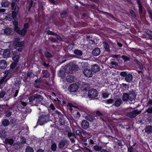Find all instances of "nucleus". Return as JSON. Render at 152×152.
Here are the masks:
<instances>
[{
	"label": "nucleus",
	"mask_w": 152,
	"mask_h": 152,
	"mask_svg": "<svg viewBox=\"0 0 152 152\" xmlns=\"http://www.w3.org/2000/svg\"><path fill=\"white\" fill-rule=\"evenodd\" d=\"M43 99V98L41 95L36 94L30 96L29 100L31 104L37 106Z\"/></svg>",
	"instance_id": "nucleus-1"
},
{
	"label": "nucleus",
	"mask_w": 152,
	"mask_h": 152,
	"mask_svg": "<svg viewBox=\"0 0 152 152\" xmlns=\"http://www.w3.org/2000/svg\"><path fill=\"white\" fill-rule=\"evenodd\" d=\"M135 98V93L133 91H130L129 93H124L122 96V99L124 102H127L129 100L133 101Z\"/></svg>",
	"instance_id": "nucleus-2"
},
{
	"label": "nucleus",
	"mask_w": 152,
	"mask_h": 152,
	"mask_svg": "<svg viewBox=\"0 0 152 152\" xmlns=\"http://www.w3.org/2000/svg\"><path fill=\"white\" fill-rule=\"evenodd\" d=\"M12 9V17L13 19H15L16 18V16L18 13L19 7L17 5L16 3L14 1H13L11 4Z\"/></svg>",
	"instance_id": "nucleus-3"
},
{
	"label": "nucleus",
	"mask_w": 152,
	"mask_h": 152,
	"mask_svg": "<svg viewBox=\"0 0 152 152\" xmlns=\"http://www.w3.org/2000/svg\"><path fill=\"white\" fill-rule=\"evenodd\" d=\"M66 131L67 133L68 137H69L71 142H74V139L75 137V134L71 132L70 128L68 127L66 128Z\"/></svg>",
	"instance_id": "nucleus-4"
},
{
	"label": "nucleus",
	"mask_w": 152,
	"mask_h": 152,
	"mask_svg": "<svg viewBox=\"0 0 152 152\" xmlns=\"http://www.w3.org/2000/svg\"><path fill=\"white\" fill-rule=\"evenodd\" d=\"M98 92L96 89H91L88 91V96L89 97L91 98H94L97 96Z\"/></svg>",
	"instance_id": "nucleus-5"
},
{
	"label": "nucleus",
	"mask_w": 152,
	"mask_h": 152,
	"mask_svg": "<svg viewBox=\"0 0 152 152\" xmlns=\"http://www.w3.org/2000/svg\"><path fill=\"white\" fill-rule=\"evenodd\" d=\"M141 113V111L136 110H133L131 112H129L127 113V115L130 118H134L138 114Z\"/></svg>",
	"instance_id": "nucleus-6"
},
{
	"label": "nucleus",
	"mask_w": 152,
	"mask_h": 152,
	"mask_svg": "<svg viewBox=\"0 0 152 152\" xmlns=\"http://www.w3.org/2000/svg\"><path fill=\"white\" fill-rule=\"evenodd\" d=\"M82 72L84 75L87 77H90L93 75L92 70L89 68L83 70Z\"/></svg>",
	"instance_id": "nucleus-7"
},
{
	"label": "nucleus",
	"mask_w": 152,
	"mask_h": 152,
	"mask_svg": "<svg viewBox=\"0 0 152 152\" xmlns=\"http://www.w3.org/2000/svg\"><path fill=\"white\" fill-rule=\"evenodd\" d=\"M78 88V86L76 84H73L70 85L69 87V91L72 92L76 91Z\"/></svg>",
	"instance_id": "nucleus-8"
},
{
	"label": "nucleus",
	"mask_w": 152,
	"mask_h": 152,
	"mask_svg": "<svg viewBox=\"0 0 152 152\" xmlns=\"http://www.w3.org/2000/svg\"><path fill=\"white\" fill-rule=\"evenodd\" d=\"M145 102H144V105L146 107L152 105V99L146 98L144 99Z\"/></svg>",
	"instance_id": "nucleus-9"
},
{
	"label": "nucleus",
	"mask_w": 152,
	"mask_h": 152,
	"mask_svg": "<svg viewBox=\"0 0 152 152\" xmlns=\"http://www.w3.org/2000/svg\"><path fill=\"white\" fill-rule=\"evenodd\" d=\"M89 123L87 121L84 120L82 121L81 126L83 129H86L89 128Z\"/></svg>",
	"instance_id": "nucleus-10"
},
{
	"label": "nucleus",
	"mask_w": 152,
	"mask_h": 152,
	"mask_svg": "<svg viewBox=\"0 0 152 152\" xmlns=\"http://www.w3.org/2000/svg\"><path fill=\"white\" fill-rule=\"evenodd\" d=\"M67 143V141L66 140H62L59 143L58 147L60 149H63Z\"/></svg>",
	"instance_id": "nucleus-11"
},
{
	"label": "nucleus",
	"mask_w": 152,
	"mask_h": 152,
	"mask_svg": "<svg viewBox=\"0 0 152 152\" xmlns=\"http://www.w3.org/2000/svg\"><path fill=\"white\" fill-rule=\"evenodd\" d=\"M47 122L46 120L42 115L39 117L37 124H39V125H42L44 123Z\"/></svg>",
	"instance_id": "nucleus-12"
},
{
	"label": "nucleus",
	"mask_w": 152,
	"mask_h": 152,
	"mask_svg": "<svg viewBox=\"0 0 152 152\" xmlns=\"http://www.w3.org/2000/svg\"><path fill=\"white\" fill-rule=\"evenodd\" d=\"M7 67V62L4 60L0 61V68L1 69H4Z\"/></svg>",
	"instance_id": "nucleus-13"
},
{
	"label": "nucleus",
	"mask_w": 152,
	"mask_h": 152,
	"mask_svg": "<svg viewBox=\"0 0 152 152\" xmlns=\"http://www.w3.org/2000/svg\"><path fill=\"white\" fill-rule=\"evenodd\" d=\"M78 83L79 86L81 88H83V89L86 90L88 87V84L86 83L80 81Z\"/></svg>",
	"instance_id": "nucleus-14"
},
{
	"label": "nucleus",
	"mask_w": 152,
	"mask_h": 152,
	"mask_svg": "<svg viewBox=\"0 0 152 152\" xmlns=\"http://www.w3.org/2000/svg\"><path fill=\"white\" fill-rule=\"evenodd\" d=\"M122 104V101L120 98L117 99L115 102L114 104L113 105L115 107H118L121 105Z\"/></svg>",
	"instance_id": "nucleus-15"
},
{
	"label": "nucleus",
	"mask_w": 152,
	"mask_h": 152,
	"mask_svg": "<svg viewBox=\"0 0 152 152\" xmlns=\"http://www.w3.org/2000/svg\"><path fill=\"white\" fill-rule=\"evenodd\" d=\"M100 53V50L99 48H96L94 49L92 52V54L95 56H97L99 55Z\"/></svg>",
	"instance_id": "nucleus-16"
},
{
	"label": "nucleus",
	"mask_w": 152,
	"mask_h": 152,
	"mask_svg": "<svg viewBox=\"0 0 152 152\" xmlns=\"http://www.w3.org/2000/svg\"><path fill=\"white\" fill-rule=\"evenodd\" d=\"M133 76L132 75L130 74H127L125 78V80L128 82H131L133 79Z\"/></svg>",
	"instance_id": "nucleus-17"
},
{
	"label": "nucleus",
	"mask_w": 152,
	"mask_h": 152,
	"mask_svg": "<svg viewBox=\"0 0 152 152\" xmlns=\"http://www.w3.org/2000/svg\"><path fill=\"white\" fill-rule=\"evenodd\" d=\"M92 72H99L100 70V68L99 66L96 64H95L92 66L91 67V69Z\"/></svg>",
	"instance_id": "nucleus-18"
},
{
	"label": "nucleus",
	"mask_w": 152,
	"mask_h": 152,
	"mask_svg": "<svg viewBox=\"0 0 152 152\" xmlns=\"http://www.w3.org/2000/svg\"><path fill=\"white\" fill-rule=\"evenodd\" d=\"M10 51L8 49L5 50L3 53V56L4 58H8L10 56Z\"/></svg>",
	"instance_id": "nucleus-19"
},
{
	"label": "nucleus",
	"mask_w": 152,
	"mask_h": 152,
	"mask_svg": "<svg viewBox=\"0 0 152 152\" xmlns=\"http://www.w3.org/2000/svg\"><path fill=\"white\" fill-rule=\"evenodd\" d=\"M145 132L147 134H150L152 132V126L151 125H148L145 127Z\"/></svg>",
	"instance_id": "nucleus-20"
},
{
	"label": "nucleus",
	"mask_w": 152,
	"mask_h": 152,
	"mask_svg": "<svg viewBox=\"0 0 152 152\" xmlns=\"http://www.w3.org/2000/svg\"><path fill=\"white\" fill-rule=\"evenodd\" d=\"M96 114L97 116L99 117L100 118L102 121H104L103 118L104 116V114L100 112L98 110L96 111Z\"/></svg>",
	"instance_id": "nucleus-21"
},
{
	"label": "nucleus",
	"mask_w": 152,
	"mask_h": 152,
	"mask_svg": "<svg viewBox=\"0 0 152 152\" xmlns=\"http://www.w3.org/2000/svg\"><path fill=\"white\" fill-rule=\"evenodd\" d=\"M81 66L83 71L89 68L88 63L87 62H82L81 63Z\"/></svg>",
	"instance_id": "nucleus-22"
},
{
	"label": "nucleus",
	"mask_w": 152,
	"mask_h": 152,
	"mask_svg": "<svg viewBox=\"0 0 152 152\" xmlns=\"http://www.w3.org/2000/svg\"><path fill=\"white\" fill-rule=\"evenodd\" d=\"M11 30L9 28H6L3 30L4 33L6 35H9L11 33Z\"/></svg>",
	"instance_id": "nucleus-23"
},
{
	"label": "nucleus",
	"mask_w": 152,
	"mask_h": 152,
	"mask_svg": "<svg viewBox=\"0 0 152 152\" xmlns=\"http://www.w3.org/2000/svg\"><path fill=\"white\" fill-rule=\"evenodd\" d=\"M9 121L7 119H4L2 121V124L4 126H7L9 124Z\"/></svg>",
	"instance_id": "nucleus-24"
},
{
	"label": "nucleus",
	"mask_w": 152,
	"mask_h": 152,
	"mask_svg": "<svg viewBox=\"0 0 152 152\" xmlns=\"http://www.w3.org/2000/svg\"><path fill=\"white\" fill-rule=\"evenodd\" d=\"M103 46L105 50L107 51H109V45L108 44L105 42H103Z\"/></svg>",
	"instance_id": "nucleus-25"
},
{
	"label": "nucleus",
	"mask_w": 152,
	"mask_h": 152,
	"mask_svg": "<svg viewBox=\"0 0 152 152\" xmlns=\"http://www.w3.org/2000/svg\"><path fill=\"white\" fill-rule=\"evenodd\" d=\"M74 77L73 76L71 75H69L66 78V80L67 81L70 83H71L74 81Z\"/></svg>",
	"instance_id": "nucleus-26"
},
{
	"label": "nucleus",
	"mask_w": 152,
	"mask_h": 152,
	"mask_svg": "<svg viewBox=\"0 0 152 152\" xmlns=\"http://www.w3.org/2000/svg\"><path fill=\"white\" fill-rule=\"evenodd\" d=\"M85 118L91 121H92L94 119V117L91 115H88L85 117Z\"/></svg>",
	"instance_id": "nucleus-27"
},
{
	"label": "nucleus",
	"mask_w": 152,
	"mask_h": 152,
	"mask_svg": "<svg viewBox=\"0 0 152 152\" xmlns=\"http://www.w3.org/2000/svg\"><path fill=\"white\" fill-rule=\"evenodd\" d=\"M74 53L76 55L81 56L83 54V53L81 51L78 49H76L74 51Z\"/></svg>",
	"instance_id": "nucleus-28"
},
{
	"label": "nucleus",
	"mask_w": 152,
	"mask_h": 152,
	"mask_svg": "<svg viewBox=\"0 0 152 152\" xmlns=\"http://www.w3.org/2000/svg\"><path fill=\"white\" fill-rule=\"evenodd\" d=\"M27 31V30H24L23 28L22 30H20L18 34L22 35V36H24L25 35Z\"/></svg>",
	"instance_id": "nucleus-29"
},
{
	"label": "nucleus",
	"mask_w": 152,
	"mask_h": 152,
	"mask_svg": "<svg viewBox=\"0 0 152 152\" xmlns=\"http://www.w3.org/2000/svg\"><path fill=\"white\" fill-rule=\"evenodd\" d=\"M94 148L96 151H101L102 150V147L98 145H96L94 147Z\"/></svg>",
	"instance_id": "nucleus-30"
},
{
	"label": "nucleus",
	"mask_w": 152,
	"mask_h": 152,
	"mask_svg": "<svg viewBox=\"0 0 152 152\" xmlns=\"http://www.w3.org/2000/svg\"><path fill=\"white\" fill-rule=\"evenodd\" d=\"M59 117V121L61 125H63L65 123V120L64 116L63 117L60 116Z\"/></svg>",
	"instance_id": "nucleus-31"
},
{
	"label": "nucleus",
	"mask_w": 152,
	"mask_h": 152,
	"mask_svg": "<svg viewBox=\"0 0 152 152\" xmlns=\"http://www.w3.org/2000/svg\"><path fill=\"white\" fill-rule=\"evenodd\" d=\"M25 151L26 152H34V150L32 148L28 146L26 148Z\"/></svg>",
	"instance_id": "nucleus-32"
},
{
	"label": "nucleus",
	"mask_w": 152,
	"mask_h": 152,
	"mask_svg": "<svg viewBox=\"0 0 152 152\" xmlns=\"http://www.w3.org/2000/svg\"><path fill=\"white\" fill-rule=\"evenodd\" d=\"M44 54L45 56L48 58H51L53 57V55L48 51H46L44 53Z\"/></svg>",
	"instance_id": "nucleus-33"
},
{
	"label": "nucleus",
	"mask_w": 152,
	"mask_h": 152,
	"mask_svg": "<svg viewBox=\"0 0 152 152\" xmlns=\"http://www.w3.org/2000/svg\"><path fill=\"white\" fill-rule=\"evenodd\" d=\"M6 141L7 143H8L10 145H12L14 142L13 139L10 138L6 139Z\"/></svg>",
	"instance_id": "nucleus-34"
},
{
	"label": "nucleus",
	"mask_w": 152,
	"mask_h": 152,
	"mask_svg": "<svg viewBox=\"0 0 152 152\" xmlns=\"http://www.w3.org/2000/svg\"><path fill=\"white\" fill-rule=\"evenodd\" d=\"M67 106H69L70 107L69 110L71 111H72L73 110L72 107H74L75 108H77V106H75L72 104L70 103H68Z\"/></svg>",
	"instance_id": "nucleus-35"
},
{
	"label": "nucleus",
	"mask_w": 152,
	"mask_h": 152,
	"mask_svg": "<svg viewBox=\"0 0 152 152\" xmlns=\"http://www.w3.org/2000/svg\"><path fill=\"white\" fill-rule=\"evenodd\" d=\"M10 4V3L8 1H5L4 2L1 3V5L2 7H7Z\"/></svg>",
	"instance_id": "nucleus-36"
},
{
	"label": "nucleus",
	"mask_w": 152,
	"mask_h": 152,
	"mask_svg": "<svg viewBox=\"0 0 152 152\" xmlns=\"http://www.w3.org/2000/svg\"><path fill=\"white\" fill-rule=\"evenodd\" d=\"M19 56L18 55L15 56L13 57L12 59L14 61V62L17 63L18 61Z\"/></svg>",
	"instance_id": "nucleus-37"
},
{
	"label": "nucleus",
	"mask_w": 152,
	"mask_h": 152,
	"mask_svg": "<svg viewBox=\"0 0 152 152\" xmlns=\"http://www.w3.org/2000/svg\"><path fill=\"white\" fill-rule=\"evenodd\" d=\"M138 7L139 13L141 15L142 13L143 7L142 4H139V5H138Z\"/></svg>",
	"instance_id": "nucleus-38"
},
{
	"label": "nucleus",
	"mask_w": 152,
	"mask_h": 152,
	"mask_svg": "<svg viewBox=\"0 0 152 152\" xmlns=\"http://www.w3.org/2000/svg\"><path fill=\"white\" fill-rule=\"evenodd\" d=\"M42 73L43 74H45L43 76L44 77H48L50 75V73L46 71H43Z\"/></svg>",
	"instance_id": "nucleus-39"
},
{
	"label": "nucleus",
	"mask_w": 152,
	"mask_h": 152,
	"mask_svg": "<svg viewBox=\"0 0 152 152\" xmlns=\"http://www.w3.org/2000/svg\"><path fill=\"white\" fill-rule=\"evenodd\" d=\"M67 15V12L65 11H63L61 13V17L62 18H64L66 17Z\"/></svg>",
	"instance_id": "nucleus-40"
},
{
	"label": "nucleus",
	"mask_w": 152,
	"mask_h": 152,
	"mask_svg": "<svg viewBox=\"0 0 152 152\" xmlns=\"http://www.w3.org/2000/svg\"><path fill=\"white\" fill-rule=\"evenodd\" d=\"M23 42L21 41L17 42L15 44L16 46L18 47H21L23 45Z\"/></svg>",
	"instance_id": "nucleus-41"
},
{
	"label": "nucleus",
	"mask_w": 152,
	"mask_h": 152,
	"mask_svg": "<svg viewBox=\"0 0 152 152\" xmlns=\"http://www.w3.org/2000/svg\"><path fill=\"white\" fill-rule=\"evenodd\" d=\"M42 115L47 121H49L50 115L48 114L46 115L43 114Z\"/></svg>",
	"instance_id": "nucleus-42"
},
{
	"label": "nucleus",
	"mask_w": 152,
	"mask_h": 152,
	"mask_svg": "<svg viewBox=\"0 0 152 152\" xmlns=\"http://www.w3.org/2000/svg\"><path fill=\"white\" fill-rule=\"evenodd\" d=\"M57 146L56 143H53L51 146V149L53 151H55L56 149Z\"/></svg>",
	"instance_id": "nucleus-43"
},
{
	"label": "nucleus",
	"mask_w": 152,
	"mask_h": 152,
	"mask_svg": "<svg viewBox=\"0 0 152 152\" xmlns=\"http://www.w3.org/2000/svg\"><path fill=\"white\" fill-rule=\"evenodd\" d=\"M6 92L3 91H2L0 92V98H3L6 94Z\"/></svg>",
	"instance_id": "nucleus-44"
},
{
	"label": "nucleus",
	"mask_w": 152,
	"mask_h": 152,
	"mask_svg": "<svg viewBox=\"0 0 152 152\" xmlns=\"http://www.w3.org/2000/svg\"><path fill=\"white\" fill-rule=\"evenodd\" d=\"M7 77L6 76H4V77L1 79L0 81V83L1 84H2L3 82L5 81H7V79H6V78Z\"/></svg>",
	"instance_id": "nucleus-45"
},
{
	"label": "nucleus",
	"mask_w": 152,
	"mask_h": 152,
	"mask_svg": "<svg viewBox=\"0 0 152 152\" xmlns=\"http://www.w3.org/2000/svg\"><path fill=\"white\" fill-rule=\"evenodd\" d=\"M121 58L125 61H129L130 59V58L128 57L127 56H125L124 55L122 56H121Z\"/></svg>",
	"instance_id": "nucleus-46"
},
{
	"label": "nucleus",
	"mask_w": 152,
	"mask_h": 152,
	"mask_svg": "<svg viewBox=\"0 0 152 152\" xmlns=\"http://www.w3.org/2000/svg\"><path fill=\"white\" fill-rule=\"evenodd\" d=\"M12 114V113L10 111H7L5 113V115L6 117H9Z\"/></svg>",
	"instance_id": "nucleus-47"
},
{
	"label": "nucleus",
	"mask_w": 152,
	"mask_h": 152,
	"mask_svg": "<svg viewBox=\"0 0 152 152\" xmlns=\"http://www.w3.org/2000/svg\"><path fill=\"white\" fill-rule=\"evenodd\" d=\"M109 94L108 93H103L102 94V97L104 98H107L109 96Z\"/></svg>",
	"instance_id": "nucleus-48"
},
{
	"label": "nucleus",
	"mask_w": 152,
	"mask_h": 152,
	"mask_svg": "<svg viewBox=\"0 0 152 152\" xmlns=\"http://www.w3.org/2000/svg\"><path fill=\"white\" fill-rule=\"evenodd\" d=\"M146 34L149 36H152V31L150 30L149 29H147L146 30Z\"/></svg>",
	"instance_id": "nucleus-49"
},
{
	"label": "nucleus",
	"mask_w": 152,
	"mask_h": 152,
	"mask_svg": "<svg viewBox=\"0 0 152 152\" xmlns=\"http://www.w3.org/2000/svg\"><path fill=\"white\" fill-rule=\"evenodd\" d=\"M47 34L48 35H56V34L53 32L51 31L48 30L47 31Z\"/></svg>",
	"instance_id": "nucleus-50"
},
{
	"label": "nucleus",
	"mask_w": 152,
	"mask_h": 152,
	"mask_svg": "<svg viewBox=\"0 0 152 152\" xmlns=\"http://www.w3.org/2000/svg\"><path fill=\"white\" fill-rule=\"evenodd\" d=\"M6 135V134L4 131H2L0 132V137H4Z\"/></svg>",
	"instance_id": "nucleus-51"
},
{
	"label": "nucleus",
	"mask_w": 152,
	"mask_h": 152,
	"mask_svg": "<svg viewBox=\"0 0 152 152\" xmlns=\"http://www.w3.org/2000/svg\"><path fill=\"white\" fill-rule=\"evenodd\" d=\"M120 75L123 77H126L127 75V74L126 72L123 71L121 72Z\"/></svg>",
	"instance_id": "nucleus-52"
},
{
	"label": "nucleus",
	"mask_w": 152,
	"mask_h": 152,
	"mask_svg": "<svg viewBox=\"0 0 152 152\" xmlns=\"http://www.w3.org/2000/svg\"><path fill=\"white\" fill-rule=\"evenodd\" d=\"M146 112L149 113H152V107L148 108L146 110Z\"/></svg>",
	"instance_id": "nucleus-53"
},
{
	"label": "nucleus",
	"mask_w": 152,
	"mask_h": 152,
	"mask_svg": "<svg viewBox=\"0 0 152 152\" xmlns=\"http://www.w3.org/2000/svg\"><path fill=\"white\" fill-rule=\"evenodd\" d=\"M17 63H15V62H13V63H12L10 65L11 68L12 69H14L16 66Z\"/></svg>",
	"instance_id": "nucleus-54"
},
{
	"label": "nucleus",
	"mask_w": 152,
	"mask_h": 152,
	"mask_svg": "<svg viewBox=\"0 0 152 152\" xmlns=\"http://www.w3.org/2000/svg\"><path fill=\"white\" fill-rule=\"evenodd\" d=\"M14 29L15 31H16L17 33L18 34L19 32L20 31V29L19 28L18 26H16L14 27Z\"/></svg>",
	"instance_id": "nucleus-55"
},
{
	"label": "nucleus",
	"mask_w": 152,
	"mask_h": 152,
	"mask_svg": "<svg viewBox=\"0 0 152 152\" xmlns=\"http://www.w3.org/2000/svg\"><path fill=\"white\" fill-rule=\"evenodd\" d=\"M134 61L137 63V64L140 66L141 68H142V66L141 63L138 61L137 60H134Z\"/></svg>",
	"instance_id": "nucleus-56"
},
{
	"label": "nucleus",
	"mask_w": 152,
	"mask_h": 152,
	"mask_svg": "<svg viewBox=\"0 0 152 152\" xmlns=\"http://www.w3.org/2000/svg\"><path fill=\"white\" fill-rule=\"evenodd\" d=\"M55 112L58 115L59 117L60 116L63 117V115L61 113L59 112L57 110H56L55 111Z\"/></svg>",
	"instance_id": "nucleus-57"
},
{
	"label": "nucleus",
	"mask_w": 152,
	"mask_h": 152,
	"mask_svg": "<svg viewBox=\"0 0 152 152\" xmlns=\"http://www.w3.org/2000/svg\"><path fill=\"white\" fill-rule=\"evenodd\" d=\"M129 12L130 13L132 14V16L133 17H135L136 16V15L134 11L132 9L129 10Z\"/></svg>",
	"instance_id": "nucleus-58"
},
{
	"label": "nucleus",
	"mask_w": 152,
	"mask_h": 152,
	"mask_svg": "<svg viewBox=\"0 0 152 152\" xmlns=\"http://www.w3.org/2000/svg\"><path fill=\"white\" fill-rule=\"evenodd\" d=\"M118 64V63L117 62H115L114 61H112L110 62V66H117Z\"/></svg>",
	"instance_id": "nucleus-59"
},
{
	"label": "nucleus",
	"mask_w": 152,
	"mask_h": 152,
	"mask_svg": "<svg viewBox=\"0 0 152 152\" xmlns=\"http://www.w3.org/2000/svg\"><path fill=\"white\" fill-rule=\"evenodd\" d=\"M148 12L149 15V17L151 19V20L152 21V13L151 11L150 10H148Z\"/></svg>",
	"instance_id": "nucleus-60"
},
{
	"label": "nucleus",
	"mask_w": 152,
	"mask_h": 152,
	"mask_svg": "<svg viewBox=\"0 0 152 152\" xmlns=\"http://www.w3.org/2000/svg\"><path fill=\"white\" fill-rule=\"evenodd\" d=\"M113 102V100L112 99H109L107 100V103L108 104H112Z\"/></svg>",
	"instance_id": "nucleus-61"
},
{
	"label": "nucleus",
	"mask_w": 152,
	"mask_h": 152,
	"mask_svg": "<svg viewBox=\"0 0 152 152\" xmlns=\"http://www.w3.org/2000/svg\"><path fill=\"white\" fill-rule=\"evenodd\" d=\"M128 152H134V149L132 147H129L128 148Z\"/></svg>",
	"instance_id": "nucleus-62"
},
{
	"label": "nucleus",
	"mask_w": 152,
	"mask_h": 152,
	"mask_svg": "<svg viewBox=\"0 0 152 152\" xmlns=\"http://www.w3.org/2000/svg\"><path fill=\"white\" fill-rule=\"evenodd\" d=\"M28 26L29 25L28 23H25L24 25V28L23 29L24 30H27L26 28H28Z\"/></svg>",
	"instance_id": "nucleus-63"
},
{
	"label": "nucleus",
	"mask_w": 152,
	"mask_h": 152,
	"mask_svg": "<svg viewBox=\"0 0 152 152\" xmlns=\"http://www.w3.org/2000/svg\"><path fill=\"white\" fill-rule=\"evenodd\" d=\"M50 40L53 42H57V39L56 38L53 37L51 38Z\"/></svg>",
	"instance_id": "nucleus-64"
}]
</instances>
